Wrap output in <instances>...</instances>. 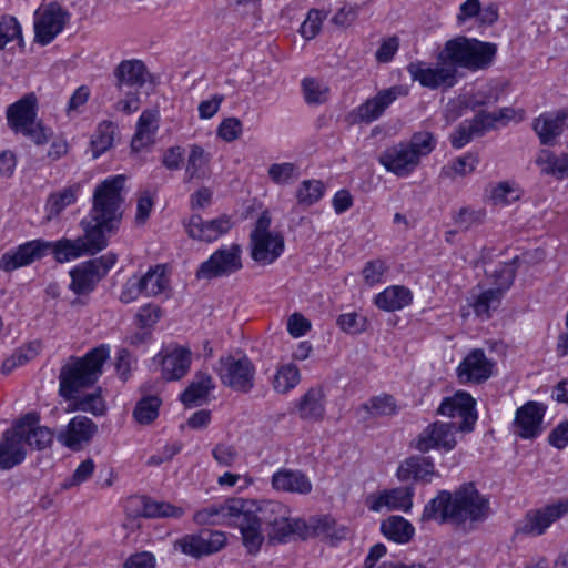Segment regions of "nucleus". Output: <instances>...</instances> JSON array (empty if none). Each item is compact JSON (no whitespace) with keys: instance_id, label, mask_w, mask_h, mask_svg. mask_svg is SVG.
I'll list each match as a JSON object with an SVG mask.
<instances>
[{"instance_id":"cd10ccee","label":"nucleus","mask_w":568,"mask_h":568,"mask_svg":"<svg viewBox=\"0 0 568 568\" xmlns=\"http://www.w3.org/2000/svg\"><path fill=\"white\" fill-rule=\"evenodd\" d=\"M98 426L85 416L73 417L67 429L58 435V440L71 449H79L82 443H88L97 433Z\"/></svg>"},{"instance_id":"72a5a7b5","label":"nucleus","mask_w":568,"mask_h":568,"mask_svg":"<svg viewBox=\"0 0 568 568\" xmlns=\"http://www.w3.org/2000/svg\"><path fill=\"white\" fill-rule=\"evenodd\" d=\"M214 387L215 385L210 374L197 372L190 385L181 394V402L189 407L200 405L207 399L210 392Z\"/></svg>"},{"instance_id":"f257e3e1","label":"nucleus","mask_w":568,"mask_h":568,"mask_svg":"<svg viewBox=\"0 0 568 568\" xmlns=\"http://www.w3.org/2000/svg\"><path fill=\"white\" fill-rule=\"evenodd\" d=\"M125 176L122 174L105 179L97 185L92 209L87 219L81 221L83 237L75 240L62 239L50 243L49 250L60 263L77 258L85 253L95 254L108 245V234L118 230L122 220Z\"/></svg>"},{"instance_id":"c9c22d12","label":"nucleus","mask_w":568,"mask_h":568,"mask_svg":"<svg viewBox=\"0 0 568 568\" xmlns=\"http://www.w3.org/2000/svg\"><path fill=\"white\" fill-rule=\"evenodd\" d=\"M412 300V292L407 287L394 285L378 293L375 296V304L379 310L394 312L409 305Z\"/></svg>"},{"instance_id":"6e6552de","label":"nucleus","mask_w":568,"mask_h":568,"mask_svg":"<svg viewBox=\"0 0 568 568\" xmlns=\"http://www.w3.org/2000/svg\"><path fill=\"white\" fill-rule=\"evenodd\" d=\"M407 71L414 81L428 89L452 88L457 82V68L452 61H443L436 67H430L423 61L412 62Z\"/></svg>"},{"instance_id":"a18cd8bd","label":"nucleus","mask_w":568,"mask_h":568,"mask_svg":"<svg viewBox=\"0 0 568 568\" xmlns=\"http://www.w3.org/2000/svg\"><path fill=\"white\" fill-rule=\"evenodd\" d=\"M301 382L298 367L293 363L280 365L272 379L273 389L278 394H286Z\"/></svg>"},{"instance_id":"1a4fd4ad","label":"nucleus","mask_w":568,"mask_h":568,"mask_svg":"<svg viewBox=\"0 0 568 568\" xmlns=\"http://www.w3.org/2000/svg\"><path fill=\"white\" fill-rule=\"evenodd\" d=\"M217 373L222 384L236 392L248 393L254 386L255 369L246 356L241 358L221 357Z\"/></svg>"},{"instance_id":"b1692460","label":"nucleus","mask_w":568,"mask_h":568,"mask_svg":"<svg viewBox=\"0 0 568 568\" xmlns=\"http://www.w3.org/2000/svg\"><path fill=\"white\" fill-rule=\"evenodd\" d=\"M413 487H397L379 494H371L365 503L373 511H379L383 507L408 511L413 506Z\"/></svg>"},{"instance_id":"37998d69","label":"nucleus","mask_w":568,"mask_h":568,"mask_svg":"<svg viewBox=\"0 0 568 568\" xmlns=\"http://www.w3.org/2000/svg\"><path fill=\"white\" fill-rule=\"evenodd\" d=\"M79 191L80 185L73 184L50 194L45 204L48 219L57 217L65 207L75 203Z\"/></svg>"},{"instance_id":"4d7b16f0","label":"nucleus","mask_w":568,"mask_h":568,"mask_svg":"<svg viewBox=\"0 0 568 568\" xmlns=\"http://www.w3.org/2000/svg\"><path fill=\"white\" fill-rule=\"evenodd\" d=\"M75 409L91 413L94 416L105 414L106 406L100 390L84 395L75 402Z\"/></svg>"},{"instance_id":"c756f323","label":"nucleus","mask_w":568,"mask_h":568,"mask_svg":"<svg viewBox=\"0 0 568 568\" xmlns=\"http://www.w3.org/2000/svg\"><path fill=\"white\" fill-rule=\"evenodd\" d=\"M435 466L429 457L412 456L404 460L397 469L400 481L413 479L415 481L430 483L435 476Z\"/></svg>"},{"instance_id":"ddd939ff","label":"nucleus","mask_w":568,"mask_h":568,"mask_svg":"<svg viewBox=\"0 0 568 568\" xmlns=\"http://www.w3.org/2000/svg\"><path fill=\"white\" fill-rule=\"evenodd\" d=\"M459 432L457 423L435 422L429 424L416 438L415 448L426 453L433 448H443L447 452L456 447L455 434Z\"/></svg>"},{"instance_id":"20e7f679","label":"nucleus","mask_w":568,"mask_h":568,"mask_svg":"<svg viewBox=\"0 0 568 568\" xmlns=\"http://www.w3.org/2000/svg\"><path fill=\"white\" fill-rule=\"evenodd\" d=\"M490 513L489 499L481 495L473 483L462 485L453 494V525L474 529L485 521Z\"/></svg>"},{"instance_id":"aec40b11","label":"nucleus","mask_w":568,"mask_h":568,"mask_svg":"<svg viewBox=\"0 0 568 568\" xmlns=\"http://www.w3.org/2000/svg\"><path fill=\"white\" fill-rule=\"evenodd\" d=\"M545 406L537 402H528L516 410L514 432L524 439H532L542 432Z\"/></svg>"},{"instance_id":"7c9ffc66","label":"nucleus","mask_w":568,"mask_h":568,"mask_svg":"<svg viewBox=\"0 0 568 568\" xmlns=\"http://www.w3.org/2000/svg\"><path fill=\"white\" fill-rule=\"evenodd\" d=\"M26 455L24 445L14 428L6 430L0 440V469H10L21 464Z\"/></svg>"},{"instance_id":"a878e982","label":"nucleus","mask_w":568,"mask_h":568,"mask_svg":"<svg viewBox=\"0 0 568 568\" xmlns=\"http://www.w3.org/2000/svg\"><path fill=\"white\" fill-rule=\"evenodd\" d=\"M567 123L568 110H559L540 114L534 120L532 129L541 144L552 145L565 131Z\"/></svg>"},{"instance_id":"f704fd0d","label":"nucleus","mask_w":568,"mask_h":568,"mask_svg":"<svg viewBox=\"0 0 568 568\" xmlns=\"http://www.w3.org/2000/svg\"><path fill=\"white\" fill-rule=\"evenodd\" d=\"M114 75L119 87L129 85L141 88L148 81L150 73L142 61L125 60L116 67Z\"/></svg>"},{"instance_id":"603ef678","label":"nucleus","mask_w":568,"mask_h":568,"mask_svg":"<svg viewBox=\"0 0 568 568\" xmlns=\"http://www.w3.org/2000/svg\"><path fill=\"white\" fill-rule=\"evenodd\" d=\"M305 101L308 104H320L328 100L329 88L322 81L306 78L302 82Z\"/></svg>"},{"instance_id":"de8ad7c7","label":"nucleus","mask_w":568,"mask_h":568,"mask_svg":"<svg viewBox=\"0 0 568 568\" xmlns=\"http://www.w3.org/2000/svg\"><path fill=\"white\" fill-rule=\"evenodd\" d=\"M209 162L210 156L205 153L204 149L196 144L192 145L185 168V181L203 179Z\"/></svg>"},{"instance_id":"0e129e2a","label":"nucleus","mask_w":568,"mask_h":568,"mask_svg":"<svg viewBox=\"0 0 568 568\" xmlns=\"http://www.w3.org/2000/svg\"><path fill=\"white\" fill-rule=\"evenodd\" d=\"M386 271H387V267L382 260L369 261L365 264V266L362 271L364 282L368 286H373V285L382 282L383 276Z\"/></svg>"},{"instance_id":"5701e85b","label":"nucleus","mask_w":568,"mask_h":568,"mask_svg":"<svg viewBox=\"0 0 568 568\" xmlns=\"http://www.w3.org/2000/svg\"><path fill=\"white\" fill-rule=\"evenodd\" d=\"M128 509L132 516L145 518H180L184 514L181 507L166 501H158L148 496L131 497L128 501Z\"/></svg>"},{"instance_id":"9b49d317","label":"nucleus","mask_w":568,"mask_h":568,"mask_svg":"<svg viewBox=\"0 0 568 568\" xmlns=\"http://www.w3.org/2000/svg\"><path fill=\"white\" fill-rule=\"evenodd\" d=\"M242 497H233L221 504L211 505L197 510L193 520L200 526L225 525L239 529L241 532Z\"/></svg>"},{"instance_id":"69168bd1","label":"nucleus","mask_w":568,"mask_h":568,"mask_svg":"<svg viewBox=\"0 0 568 568\" xmlns=\"http://www.w3.org/2000/svg\"><path fill=\"white\" fill-rule=\"evenodd\" d=\"M95 465L92 459L83 460L74 470L73 475L63 483V488L79 486L87 481L93 474Z\"/></svg>"},{"instance_id":"2eb2a0df","label":"nucleus","mask_w":568,"mask_h":568,"mask_svg":"<svg viewBox=\"0 0 568 568\" xmlns=\"http://www.w3.org/2000/svg\"><path fill=\"white\" fill-rule=\"evenodd\" d=\"M184 229L192 240L213 242L226 234L233 226L231 217L223 214L205 221L200 214H192L183 221Z\"/></svg>"},{"instance_id":"f8f14e48","label":"nucleus","mask_w":568,"mask_h":568,"mask_svg":"<svg viewBox=\"0 0 568 568\" xmlns=\"http://www.w3.org/2000/svg\"><path fill=\"white\" fill-rule=\"evenodd\" d=\"M476 400L466 392H457L450 397L443 399L437 413L449 418H459L457 423L460 433H470L477 420L475 409Z\"/></svg>"},{"instance_id":"3c124183","label":"nucleus","mask_w":568,"mask_h":568,"mask_svg":"<svg viewBox=\"0 0 568 568\" xmlns=\"http://www.w3.org/2000/svg\"><path fill=\"white\" fill-rule=\"evenodd\" d=\"M161 399L156 396H146L140 399L134 408L133 416L140 424H150L159 415Z\"/></svg>"},{"instance_id":"bf43d9fd","label":"nucleus","mask_w":568,"mask_h":568,"mask_svg":"<svg viewBox=\"0 0 568 568\" xmlns=\"http://www.w3.org/2000/svg\"><path fill=\"white\" fill-rule=\"evenodd\" d=\"M490 199L495 205H508L519 199V193L509 182H500L493 187Z\"/></svg>"},{"instance_id":"4c0bfd02","label":"nucleus","mask_w":568,"mask_h":568,"mask_svg":"<svg viewBox=\"0 0 568 568\" xmlns=\"http://www.w3.org/2000/svg\"><path fill=\"white\" fill-rule=\"evenodd\" d=\"M88 261L75 266L71 272L70 290L75 294L82 295L91 292L95 284L101 280L99 271L92 267Z\"/></svg>"},{"instance_id":"680f3d73","label":"nucleus","mask_w":568,"mask_h":568,"mask_svg":"<svg viewBox=\"0 0 568 568\" xmlns=\"http://www.w3.org/2000/svg\"><path fill=\"white\" fill-rule=\"evenodd\" d=\"M477 163L476 156L466 154L455 159L447 168H444V173L452 176L450 172H453L455 175L465 176L475 170Z\"/></svg>"},{"instance_id":"9d476101","label":"nucleus","mask_w":568,"mask_h":568,"mask_svg":"<svg viewBox=\"0 0 568 568\" xmlns=\"http://www.w3.org/2000/svg\"><path fill=\"white\" fill-rule=\"evenodd\" d=\"M223 531L202 529L196 534L184 535L174 542V548L193 558L210 556L226 545Z\"/></svg>"},{"instance_id":"4468645a","label":"nucleus","mask_w":568,"mask_h":568,"mask_svg":"<svg viewBox=\"0 0 568 568\" xmlns=\"http://www.w3.org/2000/svg\"><path fill=\"white\" fill-rule=\"evenodd\" d=\"M69 13L57 2L49 3L37 13L34 21L36 41L42 45L49 44L64 28Z\"/></svg>"},{"instance_id":"f3484780","label":"nucleus","mask_w":568,"mask_h":568,"mask_svg":"<svg viewBox=\"0 0 568 568\" xmlns=\"http://www.w3.org/2000/svg\"><path fill=\"white\" fill-rule=\"evenodd\" d=\"M406 94L407 89L402 85H394L378 91L376 95L367 99L356 109V120L364 123L376 121L396 99Z\"/></svg>"},{"instance_id":"e433bc0d","label":"nucleus","mask_w":568,"mask_h":568,"mask_svg":"<svg viewBox=\"0 0 568 568\" xmlns=\"http://www.w3.org/2000/svg\"><path fill=\"white\" fill-rule=\"evenodd\" d=\"M324 392L321 387L310 388L300 399L297 408L303 419L320 420L325 413Z\"/></svg>"},{"instance_id":"864d4df0","label":"nucleus","mask_w":568,"mask_h":568,"mask_svg":"<svg viewBox=\"0 0 568 568\" xmlns=\"http://www.w3.org/2000/svg\"><path fill=\"white\" fill-rule=\"evenodd\" d=\"M364 408L375 417L390 416L397 412L396 400L388 394L372 397L369 402L364 405Z\"/></svg>"},{"instance_id":"393cba45","label":"nucleus","mask_w":568,"mask_h":568,"mask_svg":"<svg viewBox=\"0 0 568 568\" xmlns=\"http://www.w3.org/2000/svg\"><path fill=\"white\" fill-rule=\"evenodd\" d=\"M38 99L34 93L24 94L21 99L10 104L6 116L8 126L19 133L27 126L33 125L37 119Z\"/></svg>"},{"instance_id":"39448f33","label":"nucleus","mask_w":568,"mask_h":568,"mask_svg":"<svg viewBox=\"0 0 568 568\" xmlns=\"http://www.w3.org/2000/svg\"><path fill=\"white\" fill-rule=\"evenodd\" d=\"M272 219L264 211L250 233V256L258 265L273 264L284 252L285 240L281 232L271 231Z\"/></svg>"},{"instance_id":"79ce46f5","label":"nucleus","mask_w":568,"mask_h":568,"mask_svg":"<svg viewBox=\"0 0 568 568\" xmlns=\"http://www.w3.org/2000/svg\"><path fill=\"white\" fill-rule=\"evenodd\" d=\"M385 537L399 544L408 542L414 535V527L402 516H390L381 525Z\"/></svg>"},{"instance_id":"6e6d98bb","label":"nucleus","mask_w":568,"mask_h":568,"mask_svg":"<svg viewBox=\"0 0 568 568\" xmlns=\"http://www.w3.org/2000/svg\"><path fill=\"white\" fill-rule=\"evenodd\" d=\"M13 40L22 45L21 27L14 17H3L0 20V50Z\"/></svg>"},{"instance_id":"f03ea898","label":"nucleus","mask_w":568,"mask_h":568,"mask_svg":"<svg viewBox=\"0 0 568 568\" xmlns=\"http://www.w3.org/2000/svg\"><path fill=\"white\" fill-rule=\"evenodd\" d=\"M241 537L247 552L260 551L267 530L270 541L284 542L291 536L305 531L306 521L292 518L291 509L281 501L272 499H245L241 501Z\"/></svg>"},{"instance_id":"0eeeda50","label":"nucleus","mask_w":568,"mask_h":568,"mask_svg":"<svg viewBox=\"0 0 568 568\" xmlns=\"http://www.w3.org/2000/svg\"><path fill=\"white\" fill-rule=\"evenodd\" d=\"M242 246L233 243L217 248L196 271L197 278H217L237 273L243 267Z\"/></svg>"},{"instance_id":"bb28decb","label":"nucleus","mask_w":568,"mask_h":568,"mask_svg":"<svg viewBox=\"0 0 568 568\" xmlns=\"http://www.w3.org/2000/svg\"><path fill=\"white\" fill-rule=\"evenodd\" d=\"M347 535L348 529L345 526L337 524V521L328 515L312 517L306 523L305 531H303V534L297 532V536L302 539L321 537L332 542L346 539Z\"/></svg>"},{"instance_id":"774afa93","label":"nucleus","mask_w":568,"mask_h":568,"mask_svg":"<svg viewBox=\"0 0 568 568\" xmlns=\"http://www.w3.org/2000/svg\"><path fill=\"white\" fill-rule=\"evenodd\" d=\"M160 313L161 310L155 304H146L142 306L135 316L139 327H152L159 321Z\"/></svg>"},{"instance_id":"338daca9","label":"nucleus","mask_w":568,"mask_h":568,"mask_svg":"<svg viewBox=\"0 0 568 568\" xmlns=\"http://www.w3.org/2000/svg\"><path fill=\"white\" fill-rule=\"evenodd\" d=\"M494 278L495 287L493 290H500V294L504 295L505 291L508 290L515 278V271L510 265H500L491 274Z\"/></svg>"},{"instance_id":"09e8293b","label":"nucleus","mask_w":568,"mask_h":568,"mask_svg":"<svg viewBox=\"0 0 568 568\" xmlns=\"http://www.w3.org/2000/svg\"><path fill=\"white\" fill-rule=\"evenodd\" d=\"M325 193V185L321 180H304L296 190L297 204L308 207L317 203Z\"/></svg>"},{"instance_id":"dca6fc26","label":"nucleus","mask_w":568,"mask_h":568,"mask_svg":"<svg viewBox=\"0 0 568 568\" xmlns=\"http://www.w3.org/2000/svg\"><path fill=\"white\" fill-rule=\"evenodd\" d=\"M13 428L22 442L33 449L42 450L53 442V433L44 426L39 425V415L28 413L18 419Z\"/></svg>"},{"instance_id":"c03bdc74","label":"nucleus","mask_w":568,"mask_h":568,"mask_svg":"<svg viewBox=\"0 0 568 568\" xmlns=\"http://www.w3.org/2000/svg\"><path fill=\"white\" fill-rule=\"evenodd\" d=\"M146 296H156L169 287L166 266L158 264L139 278Z\"/></svg>"},{"instance_id":"7ed1b4c3","label":"nucleus","mask_w":568,"mask_h":568,"mask_svg":"<svg viewBox=\"0 0 568 568\" xmlns=\"http://www.w3.org/2000/svg\"><path fill=\"white\" fill-rule=\"evenodd\" d=\"M109 357L110 347L105 344L92 348L82 357H71L60 371V395L65 399H75L82 388L98 382Z\"/></svg>"},{"instance_id":"412c9836","label":"nucleus","mask_w":568,"mask_h":568,"mask_svg":"<svg viewBox=\"0 0 568 568\" xmlns=\"http://www.w3.org/2000/svg\"><path fill=\"white\" fill-rule=\"evenodd\" d=\"M568 514V499H560L542 508L527 513L523 531L534 536L542 535L556 520Z\"/></svg>"},{"instance_id":"8fccbe9b","label":"nucleus","mask_w":568,"mask_h":568,"mask_svg":"<svg viewBox=\"0 0 568 568\" xmlns=\"http://www.w3.org/2000/svg\"><path fill=\"white\" fill-rule=\"evenodd\" d=\"M115 130L116 125L110 121H103L98 125L91 141L94 158H98L112 146Z\"/></svg>"},{"instance_id":"49530a36","label":"nucleus","mask_w":568,"mask_h":568,"mask_svg":"<svg viewBox=\"0 0 568 568\" xmlns=\"http://www.w3.org/2000/svg\"><path fill=\"white\" fill-rule=\"evenodd\" d=\"M536 163L545 174L562 178L568 175V154L555 155L550 151H542Z\"/></svg>"},{"instance_id":"4be33fe9","label":"nucleus","mask_w":568,"mask_h":568,"mask_svg":"<svg viewBox=\"0 0 568 568\" xmlns=\"http://www.w3.org/2000/svg\"><path fill=\"white\" fill-rule=\"evenodd\" d=\"M379 163L397 176L410 174L419 164L417 155L406 143H398L386 149L379 155Z\"/></svg>"},{"instance_id":"2f4dec72","label":"nucleus","mask_w":568,"mask_h":568,"mask_svg":"<svg viewBox=\"0 0 568 568\" xmlns=\"http://www.w3.org/2000/svg\"><path fill=\"white\" fill-rule=\"evenodd\" d=\"M420 520L453 524V494L448 490H440L425 505Z\"/></svg>"},{"instance_id":"58836bf2","label":"nucleus","mask_w":568,"mask_h":568,"mask_svg":"<svg viewBox=\"0 0 568 568\" xmlns=\"http://www.w3.org/2000/svg\"><path fill=\"white\" fill-rule=\"evenodd\" d=\"M158 130V114L153 111H144L139 118L136 132L132 139L131 146L134 151L153 143L154 134Z\"/></svg>"},{"instance_id":"a211bd4d","label":"nucleus","mask_w":568,"mask_h":568,"mask_svg":"<svg viewBox=\"0 0 568 568\" xmlns=\"http://www.w3.org/2000/svg\"><path fill=\"white\" fill-rule=\"evenodd\" d=\"M50 242L41 240L29 241L17 248L9 250L0 258V270L12 272L17 268L30 265L40 260L49 250Z\"/></svg>"},{"instance_id":"c85d7f7f","label":"nucleus","mask_w":568,"mask_h":568,"mask_svg":"<svg viewBox=\"0 0 568 568\" xmlns=\"http://www.w3.org/2000/svg\"><path fill=\"white\" fill-rule=\"evenodd\" d=\"M272 488L281 493L307 495L312 491V483L301 470L281 468L272 475Z\"/></svg>"},{"instance_id":"5fc2aeb1","label":"nucleus","mask_w":568,"mask_h":568,"mask_svg":"<svg viewBox=\"0 0 568 568\" xmlns=\"http://www.w3.org/2000/svg\"><path fill=\"white\" fill-rule=\"evenodd\" d=\"M420 162V158L429 154L436 146L435 136L427 131H420L413 134L409 142L406 143Z\"/></svg>"},{"instance_id":"a19ab883","label":"nucleus","mask_w":568,"mask_h":568,"mask_svg":"<svg viewBox=\"0 0 568 568\" xmlns=\"http://www.w3.org/2000/svg\"><path fill=\"white\" fill-rule=\"evenodd\" d=\"M516 114L517 112L511 108H503L496 112L481 111L470 121L473 131H475L477 136L483 135L485 132L494 129L498 122L506 123L515 120Z\"/></svg>"},{"instance_id":"473e14b6","label":"nucleus","mask_w":568,"mask_h":568,"mask_svg":"<svg viewBox=\"0 0 568 568\" xmlns=\"http://www.w3.org/2000/svg\"><path fill=\"white\" fill-rule=\"evenodd\" d=\"M162 376L166 381L182 378L191 366V352L184 347H176L169 352L161 361Z\"/></svg>"},{"instance_id":"ea45409f","label":"nucleus","mask_w":568,"mask_h":568,"mask_svg":"<svg viewBox=\"0 0 568 568\" xmlns=\"http://www.w3.org/2000/svg\"><path fill=\"white\" fill-rule=\"evenodd\" d=\"M501 298L500 290L487 288L479 293L473 292L468 304L478 317L488 320L491 312L499 307Z\"/></svg>"},{"instance_id":"423d86ee","label":"nucleus","mask_w":568,"mask_h":568,"mask_svg":"<svg viewBox=\"0 0 568 568\" xmlns=\"http://www.w3.org/2000/svg\"><path fill=\"white\" fill-rule=\"evenodd\" d=\"M447 60L455 67L459 65L475 71L489 67L496 55V44L477 39L459 37L445 44Z\"/></svg>"},{"instance_id":"13d9d810","label":"nucleus","mask_w":568,"mask_h":568,"mask_svg":"<svg viewBox=\"0 0 568 568\" xmlns=\"http://www.w3.org/2000/svg\"><path fill=\"white\" fill-rule=\"evenodd\" d=\"M268 176L276 184H288L298 176L297 166L294 163H274L268 168Z\"/></svg>"},{"instance_id":"e2e57ef3","label":"nucleus","mask_w":568,"mask_h":568,"mask_svg":"<svg viewBox=\"0 0 568 568\" xmlns=\"http://www.w3.org/2000/svg\"><path fill=\"white\" fill-rule=\"evenodd\" d=\"M243 126L237 118L223 120L217 128V135L225 142H233L242 134Z\"/></svg>"},{"instance_id":"052dcab7","label":"nucleus","mask_w":568,"mask_h":568,"mask_svg":"<svg viewBox=\"0 0 568 568\" xmlns=\"http://www.w3.org/2000/svg\"><path fill=\"white\" fill-rule=\"evenodd\" d=\"M324 18L325 16L322 11L316 9L310 10L306 19L301 26L300 32L302 37L306 40L315 38L321 30Z\"/></svg>"},{"instance_id":"6ab92c4d","label":"nucleus","mask_w":568,"mask_h":568,"mask_svg":"<svg viewBox=\"0 0 568 568\" xmlns=\"http://www.w3.org/2000/svg\"><path fill=\"white\" fill-rule=\"evenodd\" d=\"M494 367L495 362L483 349H473L458 365L457 376L460 383L480 384L493 375Z\"/></svg>"}]
</instances>
